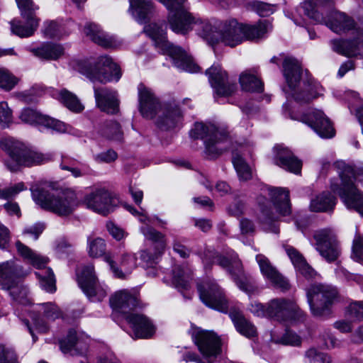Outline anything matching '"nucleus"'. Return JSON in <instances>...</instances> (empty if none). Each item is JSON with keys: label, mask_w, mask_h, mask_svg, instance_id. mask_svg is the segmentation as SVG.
I'll return each mask as SVG.
<instances>
[{"label": "nucleus", "mask_w": 363, "mask_h": 363, "mask_svg": "<svg viewBox=\"0 0 363 363\" xmlns=\"http://www.w3.org/2000/svg\"><path fill=\"white\" fill-rule=\"evenodd\" d=\"M347 312L350 316L357 320H363V301H354L351 303Z\"/></svg>", "instance_id": "nucleus-61"}, {"label": "nucleus", "mask_w": 363, "mask_h": 363, "mask_svg": "<svg viewBox=\"0 0 363 363\" xmlns=\"http://www.w3.org/2000/svg\"><path fill=\"white\" fill-rule=\"evenodd\" d=\"M22 18L25 19V23L18 19H13L10 22L11 32L21 38L30 37L38 27L40 20L35 15H27Z\"/></svg>", "instance_id": "nucleus-36"}, {"label": "nucleus", "mask_w": 363, "mask_h": 363, "mask_svg": "<svg viewBox=\"0 0 363 363\" xmlns=\"http://www.w3.org/2000/svg\"><path fill=\"white\" fill-rule=\"evenodd\" d=\"M25 189L23 182L18 183L13 186L0 189V199L9 200L14 198L19 192Z\"/></svg>", "instance_id": "nucleus-58"}, {"label": "nucleus", "mask_w": 363, "mask_h": 363, "mask_svg": "<svg viewBox=\"0 0 363 363\" xmlns=\"http://www.w3.org/2000/svg\"><path fill=\"white\" fill-rule=\"evenodd\" d=\"M272 28L267 20L259 21L254 25L244 24L245 40H256L264 37Z\"/></svg>", "instance_id": "nucleus-43"}, {"label": "nucleus", "mask_w": 363, "mask_h": 363, "mask_svg": "<svg viewBox=\"0 0 363 363\" xmlns=\"http://www.w3.org/2000/svg\"><path fill=\"white\" fill-rule=\"evenodd\" d=\"M32 196L41 208L61 216L71 214L79 204L77 194L71 189L58 191L36 187L32 189Z\"/></svg>", "instance_id": "nucleus-3"}, {"label": "nucleus", "mask_w": 363, "mask_h": 363, "mask_svg": "<svg viewBox=\"0 0 363 363\" xmlns=\"http://www.w3.org/2000/svg\"><path fill=\"white\" fill-rule=\"evenodd\" d=\"M77 276L79 287L90 301H100L106 296V288L99 282L92 264L82 267Z\"/></svg>", "instance_id": "nucleus-14"}, {"label": "nucleus", "mask_w": 363, "mask_h": 363, "mask_svg": "<svg viewBox=\"0 0 363 363\" xmlns=\"http://www.w3.org/2000/svg\"><path fill=\"white\" fill-rule=\"evenodd\" d=\"M256 261L259 264L262 275L267 279L274 287L285 291L289 290L290 285L289 281L278 272L269 259L264 255L256 256Z\"/></svg>", "instance_id": "nucleus-29"}, {"label": "nucleus", "mask_w": 363, "mask_h": 363, "mask_svg": "<svg viewBox=\"0 0 363 363\" xmlns=\"http://www.w3.org/2000/svg\"><path fill=\"white\" fill-rule=\"evenodd\" d=\"M39 312H42L43 318L33 316V323L40 333H45L48 330V325L45 319L48 320H55L61 316V311L53 303H45L40 305Z\"/></svg>", "instance_id": "nucleus-37"}, {"label": "nucleus", "mask_w": 363, "mask_h": 363, "mask_svg": "<svg viewBox=\"0 0 363 363\" xmlns=\"http://www.w3.org/2000/svg\"><path fill=\"white\" fill-rule=\"evenodd\" d=\"M84 32L91 41L101 47L109 48L117 46L115 38L105 33L95 23H87Z\"/></svg>", "instance_id": "nucleus-35"}, {"label": "nucleus", "mask_w": 363, "mask_h": 363, "mask_svg": "<svg viewBox=\"0 0 363 363\" xmlns=\"http://www.w3.org/2000/svg\"><path fill=\"white\" fill-rule=\"evenodd\" d=\"M157 125L164 130L179 128L182 124L183 114L178 106L166 104L159 109Z\"/></svg>", "instance_id": "nucleus-26"}, {"label": "nucleus", "mask_w": 363, "mask_h": 363, "mask_svg": "<svg viewBox=\"0 0 363 363\" xmlns=\"http://www.w3.org/2000/svg\"><path fill=\"white\" fill-rule=\"evenodd\" d=\"M138 109L143 118H153L162 106L151 89L144 84L138 86Z\"/></svg>", "instance_id": "nucleus-24"}, {"label": "nucleus", "mask_w": 363, "mask_h": 363, "mask_svg": "<svg viewBox=\"0 0 363 363\" xmlns=\"http://www.w3.org/2000/svg\"><path fill=\"white\" fill-rule=\"evenodd\" d=\"M196 26H199L198 34L202 38L211 44L218 42L220 36V31L218 32L216 23H212L208 20H202Z\"/></svg>", "instance_id": "nucleus-45"}, {"label": "nucleus", "mask_w": 363, "mask_h": 363, "mask_svg": "<svg viewBox=\"0 0 363 363\" xmlns=\"http://www.w3.org/2000/svg\"><path fill=\"white\" fill-rule=\"evenodd\" d=\"M268 194L271 201L264 196H259L257 202L260 208L259 219L263 224L270 225L278 219V216L272 211L271 202L281 216H287L291 213V204L289 201V192L281 187H268Z\"/></svg>", "instance_id": "nucleus-7"}, {"label": "nucleus", "mask_w": 363, "mask_h": 363, "mask_svg": "<svg viewBox=\"0 0 363 363\" xmlns=\"http://www.w3.org/2000/svg\"><path fill=\"white\" fill-rule=\"evenodd\" d=\"M186 241L185 238H175L173 241V250L182 258H187L191 254V250L183 244Z\"/></svg>", "instance_id": "nucleus-63"}, {"label": "nucleus", "mask_w": 363, "mask_h": 363, "mask_svg": "<svg viewBox=\"0 0 363 363\" xmlns=\"http://www.w3.org/2000/svg\"><path fill=\"white\" fill-rule=\"evenodd\" d=\"M192 338L206 359L216 357L220 354V339L213 331L197 329L194 332Z\"/></svg>", "instance_id": "nucleus-19"}, {"label": "nucleus", "mask_w": 363, "mask_h": 363, "mask_svg": "<svg viewBox=\"0 0 363 363\" xmlns=\"http://www.w3.org/2000/svg\"><path fill=\"white\" fill-rule=\"evenodd\" d=\"M229 316L239 333L247 338L257 335L256 327L244 316L240 311L232 309L229 312Z\"/></svg>", "instance_id": "nucleus-38"}, {"label": "nucleus", "mask_w": 363, "mask_h": 363, "mask_svg": "<svg viewBox=\"0 0 363 363\" xmlns=\"http://www.w3.org/2000/svg\"><path fill=\"white\" fill-rule=\"evenodd\" d=\"M206 74L217 96H228L236 90V84L229 82L226 72L219 65H213L206 70Z\"/></svg>", "instance_id": "nucleus-22"}, {"label": "nucleus", "mask_w": 363, "mask_h": 363, "mask_svg": "<svg viewBox=\"0 0 363 363\" xmlns=\"http://www.w3.org/2000/svg\"><path fill=\"white\" fill-rule=\"evenodd\" d=\"M45 28L43 30V33L45 37L50 38H61L64 35H65V33L63 32L62 28H60V25L55 22V21H49L45 22L44 23Z\"/></svg>", "instance_id": "nucleus-54"}, {"label": "nucleus", "mask_w": 363, "mask_h": 363, "mask_svg": "<svg viewBox=\"0 0 363 363\" xmlns=\"http://www.w3.org/2000/svg\"><path fill=\"white\" fill-rule=\"evenodd\" d=\"M285 250L296 269L306 262L303 256L294 247L287 245L285 246Z\"/></svg>", "instance_id": "nucleus-60"}, {"label": "nucleus", "mask_w": 363, "mask_h": 363, "mask_svg": "<svg viewBox=\"0 0 363 363\" xmlns=\"http://www.w3.org/2000/svg\"><path fill=\"white\" fill-rule=\"evenodd\" d=\"M337 199L329 192H323L311 201L310 209L314 212L333 211Z\"/></svg>", "instance_id": "nucleus-42"}, {"label": "nucleus", "mask_w": 363, "mask_h": 363, "mask_svg": "<svg viewBox=\"0 0 363 363\" xmlns=\"http://www.w3.org/2000/svg\"><path fill=\"white\" fill-rule=\"evenodd\" d=\"M31 52L40 58L56 60L63 55L64 49L58 44L46 43L40 48L32 49Z\"/></svg>", "instance_id": "nucleus-44"}, {"label": "nucleus", "mask_w": 363, "mask_h": 363, "mask_svg": "<svg viewBox=\"0 0 363 363\" xmlns=\"http://www.w3.org/2000/svg\"><path fill=\"white\" fill-rule=\"evenodd\" d=\"M18 7L21 11V16L27 15H35L38 10V6L35 5L33 0H16Z\"/></svg>", "instance_id": "nucleus-57"}, {"label": "nucleus", "mask_w": 363, "mask_h": 363, "mask_svg": "<svg viewBox=\"0 0 363 363\" xmlns=\"http://www.w3.org/2000/svg\"><path fill=\"white\" fill-rule=\"evenodd\" d=\"M201 301L208 307L227 313L228 301L223 290L214 280H208L198 284Z\"/></svg>", "instance_id": "nucleus-16"}, {"label": "nucleus", "mask_w": 363, "mask_h": 363, "mask_svg": "<svg viewBox=\"0 0 363 363\" xmlns=\"http://www.w3.org/2000/svg\"><path fill=\"white\" fill-rule=\"evenodd\" d=\"M283 74L287 86L284 91L287 98L291 97L301 104L309 103L317 98L323 90L322 86L307 73L303 76L299 62L294 57L286 56L283 61Z\"/></svg>", "instance_id": "nucleus-1"}, {"label": "nucleus", "mask_w": 363, "mask_h": 363, "mask_svg": "<svg viewBox=\"0 0 363 363\" xmlns=\"http://www.w3.org/2000/svg\"><path fill=\"white\" fill-rule=\"evenodd\" d=\"M300 120L308 125L320 138L335 136V131L331 121L321 110L314 109L301 116Z\"/></svg>", "instance_id": "nucleus-21"}, {"label": "nucleus", "mask_w": 363, "mask_h": 363, "mask_svg": "<svg viewBox=\"0 0 363 363\" xmlns=\"http://www.w3.org/2000/svg\"><path fill=\"white\" fill-rule=\"evenodd\" d=\"M240 84L242 89L246 91L262 92L263 83L257 75V69L252 68L244 71L240 75Z\"/></svg>", "instance_id": "nucleus-40"}, {"label": "nucleus", "mask_w": 363, "mask_h": 363, "mask_svg": "<svg viewBox=\"0 0 363 363\" xmlns=\"http://www.w3.org/2000/svg\"><path fill=\"white\" fill-rule=\"evenodd\" d=\"M101 134L108 140L115 141L123 140V132L119 123L116 121H111L104 123L101 128Z\"/></svg>", "instance_id": "nucleus-48"}, {"label": "nucleus", "mask_w": 363, "mask_h": 363, "mask_svg": "<svg viewBox=\"0 0 363 363\" xmlns=\"http://www.w3.org/2000/svg\"><path fill=\"white\" fill-rule=\"evenodd\" d=\"M194 139H201L204 143V155L208 159H215L222 154L225 147L220 145L227 140L228 135L219 130L213 124L196 123L190 131Z\"/></svg>", "instance_id": "nucleus-8"}, {"label": "nucleus", "mask_w": 363, "mask_h": 363, "mask_svg": "<svg viewBox=\"0 0 363 363\" xmlns=\"http://www.w3.org/2000/svg\"><path fill=\"white\" fill-rule=\"evenodd\" d=\"M220 40L230 47L240 44L245 40L244 24L235 19L226 21L220 27Z\"/></svg>", "instance_id": "nucleus-31"}, {"label": "nucleus", "mask_w": 363, "mask_h": 363, "mask_svg": "<svg viewBox=\"0 0 363 363\" xmlns=\"http://www.w3.org/2000/svg\"><path fill=\"white\" fill-rule=\"evenodd\" d=\"M307 301L313 315L320 317L328 314L337 298L336 288L323 284L311 285L306 290Z\"/></svg>", "instance_id": "nucleus-10"}, {"label": "nucleus", "mask_w": 363, "mask_h": 363, "mask_svg": "<svg viewBox=\"0 0 363 363\" xmlns=\"http://www.w3.org/2000/svg\"><path fill=\"white\" fill-rule=\"evenodd\" d=\"M0 146L9 156V159L5 161V164L11 172L17 171L21 166L40 165L50 160V156L30 150L21 142L12 138L2 139Z\"/></svg>", "instance_id": "nucleus-5"}, {"label": "nucleus", "mask_w": 363, "mask_h": 363, "mask_svg": "<svg viewBox=\"0 0 363 363\" xmlns=\"http://www.w3.org/2000/svg\"><path fill=\"white\" fill-rule=\"evenodd\" d=\"M21 276V268L13 261L0 264V286L2 289L9 291L12 298L21 304L29 303L28 289L16 281Z\"/></svg>", "instance_id": "nucleus-9"}, {"label": "nucleus", "mask_w": 363, "mask_h": 363, "mask_svg": "<svg viewBox=\"0 0 363 363\" xmlns=\"http://www.w3.org/2000/svg\"><path fill=\"white\" fill-rule=\"evenodd\" d=\"M277 343L293 347H299L301 345L302 340L299 335L291 331H286L279 340Z\"/></svg>", "instance_id": "nucleus-55"}, {"label": "nucleus", "mask_w": 363, "mask_h": 363, "mask_svg": "<svg viewBox=\"0 0 363 363\" xmlns=\"http://www.w3.org/2000/svg\"><path fill=\"white\" fill-rule=\"evenodd\" d=\"M352 256L354 260L363 264V235H356L352 244Z\"/></svg>", "instance_id": "nucleus-56"}, {"label": "nucleus", "mask_w": 363, "mask_h": 363, "mask_svg": "<svg viewBox=\"0 0 363 363\" xmlns=\"http://www.w3.org/2000/svg\"><path fill=\"white\" fill-rule=\"evenodd\" d=\"M357 37L353 40H333L331 46L335 52L347 57L363 58V32L359 29L355 31Z\"/></svg>", "instance_id": "nucleus-27"}, {"label": "nucleus", "mask_w": 363, "mask_h": 363, "mask_svg": "<svg viewBox=\"0 0 363 363\" xmlns=\"http://www.w3.org/2000/svg\"><path fill=\"white\" fill-rule=\"evenodd\" d=\"M277 151L274 162L280 167L294 174H299L302 167V162L288 148L282 145L274 147Z\"/></svg>", "instance_id": "nucleus-33"}, {"label": "nucleus", "mask_w": 363, "mask_h": 363, "mask_svg": "<svg viewBox=\"0 0 363 363\" xmlns=\"http://www.w3.org/2000/svg\"><path fill=\"white\" fill-rule=\"evenodd\" d=\"M267 317L279 322L295 323L306 319L305 313L296 302L288 298H274L267 303Z\"/></svg>", "instance_id": "nucleus-13"}, {"label": "nucleus", "mask_w": 363, "mask_h": 363, "mask_svg": "<svg viewBox=\"0 0 363 363\" xmlns=\"http://www.w3.org/2000/svg\"><path fill=\"white\" fill-rule=\"evenodd\" d=\"M125 318L130 325L136 338L147 339L155 332V327L152 321L143 314L132 313L127 315Z\"/></svg>", "instance_id": "nucleus-30"}, {"label": "nucleus", "mask_w": 363, "mask_h": 363, "mask_svg": "<svg viewBox=\"0 0 363 363\" xmlns=\"http://www.w3.org/2000/svg\"><path fill=\"white\" fill-rule=\"evenodd\" d=\"M315 248L320 256L328 262L335 261L341 253V249L334 232L324 228L315 232Z\"/></svg>", "instance_id": "nucleus-17"}, {"label": "nucleus", "mask_w": 363, "mask_h": 363, "mask_svg": "<svg viewBox=\"0 0 363 363\" xmlns=\"http://www.w3.org/2000/svg\"><path fill=\"white\" fill-rule=\"evenodd\" d=\"M80 72L93 82H99L102 84L118 82L121 77L119 67L111 57L106 55L100 56L93 65L83 66Z\"/></svg>", "instance_id": "nucleus-12"}, {"label": "nucleus", "mask_w": 363, "mask_h": 363, "mask_svg": "<svg viewBox=\"0 0 363 363\" xmlns=\"http://www.w3.org/2000/svg\"><path fill=\"white\" fill-rule=\"evenodd\" d=\"M84 203L88 208L98 213L107 215L113 210L114 200L107 190L98 189L86 194Z\"/></svg>", "instance_id": "nucleus-25"}, {"label": "nucleus", "mask_w": 363, "mask_h": 363, "mask_svg": "<svg viewBox=\"0 0 363 363\" xmlns=\"http://www.w3.org/2000/svg\"><path fill=\"white\" fill-rule=\"evenodd\" d=\"M144 32L154 41L155 46L160 48L163 54L167 55L171 58L176 67L192 73L199 70V67L185 50L167 40L166 30L162 28V25L156 23H150L145 26Z\"/></svg>", "instance_id": "nucleus-4"}, {"label": "nucleus", "mask_w": 363, "mask_h": 363, "mask_svg": "<svg viewBox=\"0 0 363 363\" xmlns=\"http://www.w3.org/2000/svg\"><path fill=\"white\" fill-rule=\"evenodd\" d=\"M110 304L112 308L125 315L130 313L132 310L138 305L137 298L133 296L128 291L122 290L116 292L110 298Z\"/></svg>", "instance_id": "nucleus-34"}, {"label": "nucleus", "mask_w": 363, "mask_h": 363, "mask_svg": "<svg viewBox=\"0 0 363 363\" xmlns=\"http://www.w3.org/2000/svg\"><path fill=\"white\" fill-rule=\"evenodd\" d=\"M16 246L18 253L38 269L35 275L41 287L48 292H54L56 290L55 275L52 269L45 267L48 259L37 254L20 241H16Z\"/></svg>", "instance_id": "nucleus-11"}, {"label": "nucleus", "mask_w": 363, "mask_h": 363, "mask_svg": "<svg viewBox=\"0 0 363 363\" xmlns=\"http://www.w3.org/2000/svg\"><path fill=\"white\" fill-rule=\"evenodd\" d=\"M60 346L63 353L82 355L88 350L89 338L78 335L74 330H70L67 337L60 341Z\"/></svg>", "instance_id": "nucleus-32"}, {"label": "nucleus", "mask_w": 363, "mask_h": 363, "mask_svg": "<svg viewBox=\"0 0 363 363\" xmlns=\"http://www.w3.org/2000/svg\"><path fill=\"white\" fill-rule=\"evenodd\" d=\"M12 122V111L5 101L0 102V125L6 128Z\"/></svg>", "instance_id": "nucleus-59"}, {"label": "nucleus", "mask_w": 363, "mask_h": 363, "mask_svg": "<svg viewBox=\"0 0 363 363\" xmlns=\"http://www.w3.org/2000/svg\"><path fill=\"white\" fill-rule=\"evenodd\" d=\"M104 259L108 263L114 276L117 278L124 279L127 274L137 267V257L133 254H124L122 256L121 265L123 271L120 270L116 265L110 255H106Z\"/></svg>", "instance_id": "nucleus-39"}, {"label": "nucleus", "mask_w": 363, "mask_h": 363, "mask_svg": "<svg viewBox=\"0 0 363 363\" xmlns=\"http://www.w3.org/2000/svg\"><path fill=\"white\" fill-rule=\"evenodd\" d=\"M301 9L315 23H324L337 33H345L354 27L351 18L334 9L331 0H308L302 4Z\"/></svg>", "instance_id": "nucleus-2"}, {"label": "nucleus", "mask_w": 363, "mask_h": 363, "mask_svg": "<svg viewBox=\"0 0 363 363\" xmlns=\"http://www.w3.org/2000/svg\"><path fill=\"white\" fill-rule=\"evenodd\" d=\"M232 162L240 179L247 181L252 178L251 168L242 156L237 152H233Z\"/></svg>", "instance_id": "nucleus-49"}, {"label": "nucleus", "mask_w": 363, "mask_h": 363, "mask_svg": "<svg viewBox=\"0 0 363 363\" xmlns=\"http://www.w3.org/2000/svg\"><path fill=\"white\" fill-rule=\"evenodd\" d=\"M300 120L308 125L320 138L335 136V131L331 121L321 110L314 109L301 116Z\"/></svg>", "instance_id": "nucleus-20"}, {"label": "nucleus", "mask_w": 363, "mask_h": 363, "mask_svg": "<svg viewBox=\"0 0 363 363\" xmlns=\"http://www.w3.org/2000/svg\"><path fill=\"white\" fill-rule=\"evenodd\" d=\"M45 229V225L42 223H37L33 225L27 226L23 230V234L36 240Z\"/></svg>", "instance_id": "nucleus-64"}, {"label": "nucleus", "mask_w": 363, "mask_h": 363, "mask_svg": "<svg viewBox=\"0 0 363 363\" xmlns=\"http://www.w3.org/2000/svg\"><path fill=\"white\" fill-rule=\"evenodd\" d=\"M59 100L71 111L79 113L84 109L76 95L67 89H62L59 92Z\"/></svg>", "instance_id": "nucleus-47"}, {"label": "nucleus", "mask_w": 363, "mask_h": 363, "mask_svg": "<svg viewBox=\"0 0 363 363\" xmlns=\"http://www.w3.org/2000/svg\"><path fill=\"white\" fill-rule=\"evenodd\" d=\"M307 363H330L331 358L326 353L318 351L315 347H310L304 353Z\"/></svg>", "instance_id": "nucleus-51"}, {"label": "nucleus", "mask_w": 363, "mask_h": 363, "mask_svg": "<svg viewBox=\"0 0 363 363\" xmlns=\"http://www.w3.org/2000/svg\"><path fill=\"white\" fill-rule=\"evenodd\" d=\"M0 363H17L14 351L5 345H0Z\"/></svg>", "instance_id": "nucleus-62"}, {"label": "nucleus", "mask_w": 363, "mask_h": 363, "mask_svg": "<svg viewBox=\"0 0 363 363\" xmlns=\"http://www.w3.org/2000/svg\"><path fill=\"white\" fill-rule=\"evenodd\" d=\"M252 9L260 16H268L272 14L277 9L276 4H271L263 1H254L251 4Z\"/></svg>", "instance_id": "nucleus-53"}, {"label": "nucleus", "mask_w": 363, "mask_h": 363, "mask_svg": "<svg viewBox=\"0 0 363 363\" xmlns=\"http://www.w3.org/2000/svg\"><path fill=\"white\" fill-rule=\"evenodd\" d=\"M87 252L91 257H99L104 255L106 252L105 241L101 238L88 237Z\"/></svg>", "instance_id": "nucleus-50"}, {"label": "nucleus", "mask_w": 363, "mask_h": 363, "mask_svg": "<svg viewBox=\"0 0 363 363\" xmlns=\"http://www.w3.org/2000/svg\"><path fill=\"white\" fill-rule=\"evenodd\" d=\"M19 118L22 122L32 125H42L60 133L67 130L66 125L63 122L47 115H43L32 108H23Z\"/></svg>", "instance_id": "nucleus-23"}, {"label": "nucleus", "mask_w": 363, "mask_h": 363, "mask_svg": "<svg viewBox=\"0 0 363 363\" xmlns=\"http://www.w3.org/2000/svg\"><path fill=\"white\" fill-rule=\"evenodd\" d=\"M167 21L174 33L186 35L200 22V18L191 13L183 4L168 13Z\"/></svg>", "instance_id": "nucleus-18"}, {"label": "nucleus", "mask_w": 363, "mask_h": 363, "mask_svg": "<svg viewBox=\"0 0 363 363\" xmlns=\"http://www.w3.org/2000/svg\"><path fill=\"white\" fill-rule=\"evenodd\" d=\"M203 262L206 268L208 265L210 267L211 263H216L221 267L227 269L236 286L243 292L250 295L257 291L252 277L244 272L242 264L236 255L230 260L213 250H208L203 259Z\"/></svg>", "instance_id": "nucleus-6"}, {"label": "nucleus", "mask_w": 363, "mask_h": 363, "mask_svg": "<svg viewBox=\"0 0 363 363\" xmlns=\"http://www.w3.org/2000/svg\"><path fill=\"white\" fill-rule=\"evenodd\" d=\"M18 79L4 67H0V88L10 91L18 84Z\"/></svg>", "instance_id": "nucleus-52"}, {"label": "nucleus", "mask_w": 363, "mask_h": 363, "mask_svg": "<svg viewBox=\"0 0 363 363\" xmlns=\"http://www.w3.org/2000/svg\"><path fill=\"white\" fill-rule=\"evenodd\" d=\"M172 284L179 291L187 290L191 280V272L180 266H176L172 270Z\"/></svg>", "instance_id": "nucleus-46"}, {"label": "nucleus", "mask_w": 363, "mask_h": 363, "mask_svg": "<svg viewBox=\"0 0 363 363\" xmlns=\"http://www.w3.org/2000/svg\"><path fill=\"white\" fill-rule=\"evenodd\" d=\"M94 98L97 107L108 114H116L119 111L120 101L116 91L106 87L94 88Z\"/></svg>", "instance_id": "nucleus-28"}, {"label": "nucleus", "mask_w": 363, "mask_h": 363, "mask_svg": "<svg viewBox=\"0 0 363 363\" xmlns=\"http://www.w3.org/2000/svg\"><path fill=\"white\" fill-rule=\"evenodd\" d=\"M140 231L145 237L152 241L153 248L142 250L140 259L146 267H152L157 265L166 247V239L164 235L155 230L152 226L140 228Z\"/></svg>", "instance_id": "nucleus-15"}, {"label": "nucleus", "mask_w": 363, "mask_h": 363, "mask_svg": "<svg viewBox=\"0 0 363 363\" xmlns=\"http://www.w3.org/2000/svg\"><path fill=\"white\" fill-rule=\"evenodd\" d=\"M129 10L134 18L140 23H146L152 9V2L150 0H129Z\"/></svg>", "instance_id": "nucleus-41"}]
</instances>
